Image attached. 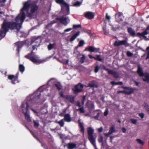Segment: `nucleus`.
<instances>
[{"label": "nucleus", "mask_w": 149, "mask_h": 149, "mask_svg": "<svg viewBox=\"0 0 149 149\" xmlns=\"http://www.w3.org/2000/svg\"><path fill=\"white\" fill-rule=\"evenodd\" d=\"M38 9V6L36 4L30 3L29 1L25 2L21 10V13L15 18V22L4 21L0 31V36L2 38L4 37L9 29L11 30L16 29L18 31L19 30L25 18L26 15L24 11H26L27 17L31 19L34 18L35 13Z\"/></svg>", "instance_id": "nucleus-1"}, {"label": "nucleus", "mask_w": 149, "mask_h": 149, "mask_svg": "<svg viewBox=\"0 0 149 149\" xmlns=\"http://www.w3.org/2000/svg\"><path fill=\"white\" fill-rule=\"evenodd\" d=\"M38 45H34L32 47V50L30 53H28L27 55L25 56L24 57L25 58L28 59L30 61L36 64L40 63H42V61L40 60H39L37 58V56H33V51L34 50Z\"/></svg>", "instance_id": "nucleus-2"}, {"label": "nucleus", "mask_w": 149, "mask_h": 149, "mask_svg": "<svg viewBox=\"0 0 149 149\" xmlns=\"http://www.w3.org/2000/svg\"><path fill=\"white\" fill-rule=\"evenodd\" d=\"M25 105L22 103L20 106L21 108L22 109V112L24 114L25 119L27 122H30L31 121V119L29 115V104L28 102L26 103V107L24 108Z\"/></svg>", "instance_id": "nucleus-3"}, {"label": "nucleus", "mask_w": 149, "mask_h": 149, "mask_svg": "<svg viewBox=\"0 0 149 149\" xmlns=\"http://www.w3.org/2000/svg\"><path fill=\"white\" fill-rule=\"evenodd\" d=\"M88 134V139L91 144L93 146H95V139L94 137L93 134L94 130L91 127L87 128Z\"/></svg>", "instance_id": "nucleus-4"}, {"label": "nucleus", "mask_w": 149, "mask_h": 149, "mask_svg": "<svg viewBox=\"0 0 149 149\" xmlns=\"http://www.w3.org/2000/svg\"><path fill=\"white\" fill-rule=\"evenodd\" d=\"M137 72L140 77L143 76V80L144 81H146L148 83L149 82V73L148 72L143 73L142 70L140 66L138 67Z\"/></svg>", "instance_id": "nucleus-5"}, {"label": "nucleus", "mask_w": 149, "mask_h": 149, "mask_svg": "<svg viewBox=\"0 0 149 149\" xmlns=\"http://www.w3.org/2000/svg\"><path fill=\"white\" fill-rule=\"evenodd\" d=\"M121 87L123 88L128 90V91L125 90L118 91L117 92L118 94L123 93L126 95H129L133 93L135 90L134 88L129 87H125L123 86H122Z\"/></svg>", "instance_id": "nucleus-6"}, {"label": "nucleus", "mask_w": 149, "mask_h": 149, "mask_svg": "<svg viewBox=\"0 0 149 149\" xmlns=\"http://www.w3.org/2000/svg\"><path fill=\"white\" fill-rule=\"evenodd\" d=\"M56 20H58L61 24L66 26L70 23V19L68 17H64L62 16L61 17H57L56 18Z\"/></svg>", "instance_id": "nucleus-7"}, {"label": "nucleus", "mask_w": 149, "mask_h": 149, "mask_svg": "<svg viewBox=\"0 0 149 149\" xmlns=\"http://www.w3.org/2000/svg\"><path fill=\"white\" fill-rule=\"evenodd\" d=\"M19 74V72H18L15 75H10L8 76V79L11 80V82L13 84H15L16 82L17 81L18 79V76Z\"/></svg>", "instance_id": "nucleus-8"}, {"label": "nucleus", "mask_w": 149, "mask_h": 149, "mask_svg": "<svg viewBox=\"0 0 149 149\" xmlns=\"http://www.w3.org/2000/svg\"><path fill=\"white\" fill-rule=\"evenodd\" d=\"M56 2L59 4H60L61 6H64L66 8V10L68 11L67 15L69 14V5L66 3L64 0H55Z\"/></svg>", "instance_id": "nucleus-9"}, {"label": "nucleus", "mask_w": 149, "mask_h": 149, "mask_svg": "<svg viewBox=\"0 0 149 149\" xmlns=\"http://www.w3.org/2000/svg\"><path fill=\"white\" fill-rule=\"evenodd\" d=\"M100 50L99 48H96L92 46H90L86 47L84 51H88L91 52H94L95 53L98 52Z\"/></svg>", "instance_id": "nucleus-10"}, {"label": "nucleus", "mask_w": 149, "mask_h": 149, "mask_svg": "<svg viewBox=\"0 0 149 149\" xmlns=\"http://www.w3.org/2000/svg\"><path fill=\"white\" fill-rule=\"evenodd\" d=\"M95 16L94 13L90 11H88L84 13V16L86 18L88 19H93Z\"/></svg>", "instance_id": "nucleus-11"}, {"label": "nucleus", "mask_w": 149, "mask_h": 149, "mask_svg": "<svg viewBox=\"0 0 149 149\" xmlns=\"http://www.w3.org/2000/svg\"><path fill=\"white\" fill-rule=\"evenodd\" d=\"M127 42V41L125 40H123L119 41H116L115 42L113 45L115 46L118 47L121 45H125Z\"/></svg>", "instance_id": "nucleus-12"}, {"label": "nucleus", "mask_w": 149, "mask_h": 149, "mask_svg": "<svg viewBox=\"0 0 149 149\" xmlns=\"http://www.w3.org/2000/svg\"><path fill=\"white\" fill-rule=\"evenodd\" d=\"M65 99L69 101L72 104H73L74 103V97L72 95H66Z\"/></svg>", "instance_id": "nucleus-13"}, {"label": "nucleus", "mask_w": 149, "mask_h": 149, "mask_svg": "<svg viewBox=\"0 0 149 149\" xmlns=\"http://www.w3.org/2000/svg\"><path fill=\"white\" fill-rule=\"evenodd\" d=\"M122 13L120 12H118L116 14V17L118 22H120L123 20Z\"/></svg>", "instance_id": "nucleus-14"}, {"label": "nucleus", "mask_w": 149, "mask_h": 149, "mask_svg": "<svg viewBox=\"0 0 149 149\" xmlns=\"http://www.w3.org/2000/svg\"><path fill=\"white\" fill-rule=\"evenodd\" d=\"M15 45L17 47V51L19 52V51L20 49L23 46V44L21 42H17L15 43Z\"/></svg>", "instance_id": "nucleus-15"}, {"label": "nucleus", "mask_w": 149, "mask_h": 149, "mask_svg": "<svg viewBox=\"0 0 149 149\" xmlns=\"http://www.w3.org/2000/svg\"><path fill=\"white\" fill-rule=\"evenodd\" d=\"M127 31L130 35L134 37L136 36L135 31L131 27H129L128 28Z\"/></svg>", "instance_id": "nucleus-16"}, {"label": "nucleus", "mask_w": 149, "mask_h": 149, "mask_svg": "<svg viewBox=\"0 0 149 149\" xmlns=\"http://www.w3.org/2000/svg\"><path fill=\"white\" fill-rule=\"evenodd\" d=\"M108 73L113 75L114 77L116 78H118L119 76V74L117 72L113 70H109Z\"/></svg>", "instance_id": "nucleus-17"}, {"label": "nucleus", "mask_w": 149, "mask_h": 149, "mask_svg": "<svg viewBox=\"0 0 149 149\" xmlns=\"http://www.w3.org/2000/svg\"><path fill=\"white\" fill-rule=\"evenodd\" d=\"M148 34L149 33L148 32H146V31H144L142 33H140L139 32L137 33L136 34V36H142L144 38H146V36H145Z\"/></svg>", "instance_id": "nucleus-18"}, {"label": "nucleus", "mask_w": 149, "mask_h": 149, "mask_svg": "<svg viewBox=\"0 0 149 149\" xmlns=\"http://www.w3.org/2000/svg\"><path fill=\"white\" fill-rule=\"evenodd\" d=\"M64 120L67 122H70L71 121L70 115L69 114H66L64 116Z\"/></svg>", "instance_id": "nucleus-19"}, {"label": "nucleus", "mask_w": 149, "mask_h": 149, "mask_svg": "<svg viewBox=\"0 0 149 149\" xmlns=\"http://www.w3.org/2000/svg\"><path fill=\"white\" fill-rule=\"evenodd\" d=\"M74 94H77L79 93H80L82 91V89L81 88H79L77 86H75L74 89H73Z\"/></svg>", "instance_id": "nucleus-20"}, {"label": "nucleus", "mask_w": 149, "mask_h": 149, "mask_svg": "<svg viewBox=\"0 0 149 149\" xmlns=\"http://www.w3.org/2000/svg\"><path fill=\"white\" fill-rule=\"evenodd\" d=\"M86 105L88 108L91 109L94 107V104L91 103V101L90 100H88L86 103Z\"/></svg>", "instance_id": "nucleus-21"}, {"label": "nucleus", "mask_w": 149, "mask_h": 149, "mask_svg": "<svg viewBox=\"0 0 149 149\" xmlns=\"http://www.w3.org/2000/svg\"><path fill=\"white\" fill-rule=\"evenodd\" d=\"M79 31H78L76 33L74 34L70 38V41L71 42L74 41L79 35Z\"/></svg>", "instance_id": "nucleus-22"}, {"label": "nucleus", "mask_w": 149, "mask_h": 149, "mask_svg": "<svg viewBox=\"0 0 149 149\" xmlns=\"http://www.w3.org/2000/svg\"><path fill=\"white\" fill-rule=\"evenodd\" d=\"M68 149H73L76 147V145L72 143H70L68 144Z\"/></svg>", "instance_id": "nucleus-23"}, {"label": "nucleus", "mask_w": 149, "mask_h": 149, "mask_svg": "<svg viewBox=\"0 0 149 149\" xmlns=\"http://www.w3.org/2000/svg\"><path fill=\"white\" fill-rule=\"evenodd\" d=\"M54 86L56 87V89L58 90H60L62 88V86L59 82H56L54 84Z\"/></svg>", "instance_id": "nucleus-24"}, {"label": "nucleus", "mask_w": 149, "mask_h": 149, "mask_svg": "<svg viewBox=\"0 0 149 149\" xmlns=\"http://www.w3.org/2000/svg\"><path fill=\"white\" fill-rule=\"evenodd\" d=\"M19 71L23 73L24 71L25 68L23 65L19 64Z\"/></svg>", "instance_id": "nucleus-25"}, {"label": "nucleus", "mask_w": 149, "mask_h": 149, "mask_svg": "<svg viewBox=\"0 0 149 149\" xmlns=\"http://www.w3.org/2000/svg\"><path fill=\"white\" fill-rule=\"evenodd\" d=\"M88 86L90 87H97V85L95 84L94 81H92L91 83L88 84Z\"/></svg>", "instance_id": "nucleus-26"}, {"label": "nucleus", "mask_w": 149, "mask_h": 149, "mask_svg": "<svg viewBox=\"0 0 149 149\" xmlns=\"http://www.w3.org/2000/svg\"><path fill=\"white\" fill-rule=\"evenodd\" d=\"M55 45L56 43H54L52 44L51 43L49 44L48 46V49L49 50L52 49L54 48Z\"/></svg>", "instance_id": "nucleus-27"}, {"label": "nucleus", "mask_w": 149, "mask_h": 149, "mask_svg": "<svg viewBox=\"0 0 149 149\" xmlns=\"http://www.w3.org/2000/svg\"><path fill=\"white\" fill-rule=\"evenodd\" d=\"M115 132V127L113 126L111 127L109 129V132L111 134Z\"/></svg>", "instance_id": "nucleus-28"}, {"label": "nucleus", "mask_w": 149, "mask_h": 149, "mask_svg": "<svg viewBox=\"0 0 149 149\" xmlns=\"http://www.w3.org/2000/svg\"><path fill=\"white\" fill-rule=\"evenodd\" d=\"M78 47H76L74 49V51L73 52V53L74 54H75L76 55H79L80 54V52L78 51L77 49Z\"/></svg>", "instance_id": "nucleus-29"}, {"label": "nucleus", "mask_w": 149, "mask_h": 149, "mask_svg": "<svg viewBox=\"0 0 149 149\" xmlns=\"http://www.w3.org/2000/svg\"><path fill=\"white\" fill-rule=\"evenodd\" d=\"M80 127L81 129V132H82L83 133V135H84V130L85 129L84 128L83 126V124L81 123H80L79 124Z\"/></svg>", "instance_id": "nucleus-30"}, {"label": "nucleus", "mask_w": 149, "mask_h": 149, "mask_svg": "<svg viewBox=\"0 0 149 149\" xmlns=\"http://www.w3.org/2000/svg\"><path fill=\"white\" fill-rule=\"evenodd\" d=\"M144 107L149 114V106L148 104L144 102Z\"/></svg>", "instance_id": "nucleus-31"}, {"label": "nucleus", "mask_w": 149, "mask_h": 149, "mask_svg": "<svg viewBox=\"0 0 149 149\" xmlns=\"http://www.w3.org/2000/svg\"><path fill=\"white\" fill-rule=\"evenodd\" d=\"M85 44V42L84 40H80L79 43L78 45L77 46V47L82 46Z\"/></svg>", "instance_id": "nucleus-32"}, {"label": "nucleus", "mask_w": 149, "mask_h": 149, "mask_svg": "<svg viewBox=\"0 0 149 149\" xmlns=\"http://www.w3.org/2000/svg\"><path fill=\"white\" fill-rule=\"evenodd\" d=\"M64 120L63 119H62L58 122V123L59 125L62 127H63L64 125Z\"/></svg>", "instance_id": "nucleus-33"}, {"label": "nucleus", "mask_w": 149, "mask_h": 149, "mask_svg": "<svg viewBox=\"0 0 149 149\" xmlns=\"http://www.w3.org/2000/svg\"><path fill=\"white\" fill-rule=\"evenodd\" d=\"M85 59V56L84 55H82V56L81 57L80 62L81 63H84V60Z\"/></svg>", "instance_id": "nucleus-34"}, {"label": "nucleus", "mask_w": 149, "mask_h": 149, "mask_svg": "<svg viewBox=\"0 0 149 149\" xmlns=\"http://www.w3.org/2000/svg\"><path fill=\"white\" fill-rule=\"evenodd\" d=\"M96 56V57H95V60L101 62L102 61V59L100 58V55H97Z\"/></svg>", "instance_id": "nucleus-35"}, {"label": "nucleus", "mask_w": 149, "mask_h": 149, "mask_svg": "<svg viewBox=\"0 0 149 149\" xmlns=\"http://www.w3.org/2000/svg\"><path fill=\"white\" fill-rule=\"evenodd\" d=\"M136 141L139 144L142 146H143L144 144V142L140 139H136Z\"/></svg>", "instance_id": "nucleus-36"}, {"label": "nucleus", "mask_w": 149, "mask_h": 149, "mask_svg": "<svg viewBox=\"0 0 149 149\" xmlns=\"http://www.w3.org/2000/svg\"><path fill=\"white\" fill-rule=\"evenodd\" d=\"M77 111H79L80 113H84L85 112L83 106H82L79 109H77Z\"/></svg>", "instance_id": "nucleus-37"}, {"label": "nucleus", "mask_w": 149, "mask_h": 149, "mask_svg": "<svg viewBox=\"0 0 149 149\" xmlns=\"http://www.w3.org/2000/svg\"><path fill=\"white\" fill-rule=\"evenodd\" d=\"M103 136L100 135V136L99 138L98 139V141L99 143H103Z\"/></svg>", "instance_id": "nucleus-38"}, {"label": "nucleus", "mask_w": 149, "mask_h": 149, "mask_svg": "<svg viewBox=\"0 0 149 149\" xmlns=\"http://www.w3.org/2000/svg\"><path fill=\"white\" fill-rule=\"evenodd\" d=\"M81 24L75 25H73V28L74 29H76L77 28H81Z\"/></svg>", "instance_id": "nucleus-39"}, {"label": "nucleus", "mask_w": 149, "mask_h": 149, "mask_svg": "<svg viewBox=\"0 0 149 149\" xmlns=\"http://www.w3.org/2000/svg\"><path fill=\"white\" fill-rule=\"evenodd\" d=\"M100 69V67L99 66H98V65H97L95 67V69L94 70V72L95 73L97 72H98Z\"/></svg>", "instance_id": "nucleus-40"}, {"label": "nucleus", "mask_w": 149, "mask_h": 149, "mask_svg": "<svg viewBox=\"0 0 149 149\" xmlns=\"http://www.w3.org/2000/svg\"><path fill=\"white\" fill-rule=\"evenodd\" d=\"M86 96L84 95L83 96L82 99L81 100V103H82V105H83V106L84 104L85 101L86 100Z\"/></svg>", "instance_id": "nucleus-41"}, {"label": "nucleus", "mask_w": 149, "mask_h": 149, "mask_svg": "<svg viewBox=\"0 0 149 149\" xmlns=\"http://www.w3.org/2000/svg\"><path fill=\"white\" fill-rule=\"evenodd\" d=\"M131 123L134 124H136L137 122V120L136 119H131Z\"/></svg>", "instance_id": "nucleus-42"}, {"label": "nucleus", "mask_w": 149, "mask_h": 149, "mask_svg": "<svg viewBox=\"0 0 149 149\" xmlns=\"http://www.w3.org/2000/svg\"><path fill=\"white\" fill-rule=\"evenodd\" d=\"M34 124V127H37L39 126V123L37 121H36L35 120H33V121Z\"/></svg>", "instance_id": "nucleus-43"}, {"label": "nucleus", "mask_w": 149, "mask_h": 149, "mask_svg": "<svg viewBox=\"0 0 149 149\" xmlns=\"http://www.w3.org/2000/svg\"><path fill=\"white\" fill-rule=\"evenodd\" d=\"M133 54L129 51H128L127 52V55L128 57L132 56H133Z\"/></svg>", "instance_id": "nucleus-44"}, {"label": "nucleus", "mask_w": 149, "mask_h": 149, "mask_svg": "<svg viewBox=\"0 0 149 149\" xmlns=\"http://www.w3.org/2000/svg\"><path fill=\"white\" fill-rule=\"evenodd\" d=\"M59 94L61 97L65 99L66 95H64L62 92H60Z\"/></svg>", "instance_id": "nucleus-45"}, {"label": "nucleus", "mask_w": 149, "mask_h": 149, "mask_svg": "<svg viewBox=\"0 0 149 149\" xmlns=\"http://www.w3.org/2000/svg\"><path fill=\"white\" fill-rule=\"evenodd\" d=\"M76 86H77V87H78L79 88H81V89H82L83 88V85L80 83H79Z\"/></svg>", "instance_id": "nucleus-46"}, {"label": "nucleus", "mask_w": 149, "mask_h": 149, "mask_svg": "<svg viewBox=\"0 0 149 149\" xmlns=\"http://www.w3.org/2000/svg\"><path fill=\"white\" fill-rule=\"evenodd\" d=\"M81 4L80 2L77 1L76 2L74 5V6H79Z\"/></svg>", "instance_id": "nucleus-47"}, {"label": "nucleus", "mask_w": 149, "mask_h": 149, "mask_svg": "<svg viewBox=\"0 0 149 149\" xmlns=\"http://www.w3.org/2000/svg\"><path fill=\"white\" fill-rule=\"evenodd\" d=\"M109 112L108 109L107 108H106L105 110L104 113V116H106L108 115Z\"/></svg>", "instance_id": "nucleus-48"}, {"label": "nucleus", "mask_w": 149, "mask_h": 149, "mask_svg": "<svg viewBox=\"0 0 149 149\" xmlns=\"http://www.w3.org/2000/svg\"><path fill=\"white\" fill-rule=\"evenodd\" d=\"M69 61V59H67L65 62L60 61V62L61 63H62L63 64L66 65L68 64Z\"/></svg>", "instance_id": "nucleus-49"}, {"label": "nucleus", "mask_w": 149, "mask_h": 149, "mask_svg": "<svg viewBox=\"0 0 149 149\" xmlns=\"http://www.w3.org/2000/svg\"><path fill=\"white\" fill-rule=\"evenodd\" d=\"M102 67L103 69L106 71H107L108 72V73H109V71L110 70H109L108 68H106V67L104 65H102Z\"/></svg>", "instance_id": "nucleus-50"}, {"label": "nucleus", "mask_w": 149, "mask_h": 149, "mask_svg": "<svg viewBox=\"0 0 149 149\" xmlns=\"http://www.w3.org/2000/svg\"><path fill=\"white\" fill-rule=\"evenodd\" d=\"M139 115L142 119H143L144 118V114L143 113H139Z\"/></svg>", "instance_id": "nucleus-51"}, {"label": "nucleus", "mask_w": 149, "mask_h": 149, "mask_svg": "<svg viewBox=\"0 0 149 149\" xmlns=\"http://www.w3.org/2000/svg\"><path fill=\"white\" fill-rule=\"evenodd\" d=\"M110 17L108 15V14L106 13V19L108 20V21H109V20L110 19Z\"/></svg>", "instance_id": "nucleus-52"}, {"label": "nucleus", "mask_w": 149, "mask_h": 149, "mask_svg": "<svg viewBox=\"0 0 149 149\" xmlns=\"http://www.w3.org/2000/svg\"><path fill=\"white\" fill-rule=\"evenodd\" d=\"M100 114V113H98L97 114V115L94 116V118L95 119H98V118L99 117Z\"/></svg>", "instance_id": "nucleus-53"}, {"label": "nucleus", "mask_w": 149, "mask_h": 149, "mask_svg": "<svg viewBox=\"0 0 149 149\" xmlns=\"http://www.w3.org/2000/svg\"><path fill=\"white\" fill-rule=\"evenodd\" d=\"M72 29V28H68V29H66L64 31L65 32H68V31H70Z\"/></svg>", "instance_id": "nucleus-54"}, {"label": "nucleus", "mask_w": 149, "mask_h": 149, "mask_svg": "<svg viewBox=\"0 0 149 149\" xmlns=\"http://www.w3.org/2000/svg\"><path fill=\"white\" fill-rule=\"evenodd\" d=\"M111 84L112 85H117L118 83H117V82H115L114 81H112L111 82Z\"/></svg>", "instance_id": "nucleus-55"}, {"label": "nucleus", "mask_w": 149, "mask_h": 149, "mask_svg": "<svg viewBox=\"0 0 149 149\" xmlns=\"http://www.w3.org/2000/svg\"><path fill=\"white\" fill-rule=\"evenodd\" d=\"M98 131L99 132H101L103 131V128L102 127H100V128L98 129Z\"/></svg>", "instance_id": "nucleus-56"}, {"label": "nucleus", "mask_w": 149, "mask_h": 149, "mask_svg": "<svg viewBox=\"0 0 149 149\" xmlns=\"http://www.w3.org/2000/svg\"><path fill=\"white\" fill-rule=\"evenodd\" d=\"M76 105L77 106L81 107V105L80 104V103L79 101H78L77 102V104H76Z\"/></svg>", "instance_id": "nucleus-57"}, {"label": "nucleus", "mask_w": 149, "mask_h": 149, "mask_svg": "<svg viewBox=\"0 0 149 149\" xmlns=\"http://www.w3.org/2000/svg\"><path fill=\"white\" fill-rule=\"evenodd\" d=\"M104 134L105 136H108L109 135L111 134L109 133V132H108L107 133H104Z\"/></svg>", "instance_id": "nucleus-58"}, {"label": "nucleus", "mask_w": 149, "mask_h": 149, "mask_svg": "<svg viewBox=\"0 0 149 149\" xmlns=\"http://www.w3.org/2000/svg\"><path fill=\"white\" fill-rule=\"evenodd\" d=\"M149 59V51L147 52V56L146 58V59L147 60Z\"/></svg>", "instance_id": "nucleus-59"}, {"label": "nucleus", "mask_w": 149, "mask_h": 149, "mask_svg": "<svg viewBox=\"0 0 149 149\" xmlns=\"http://www.w3.org/2000/svg\"><path fill=\"white\" fill-rule=\"evenodd\" d=\"M144 31H146V32H148V31H149V26H147L146 28Z\"/></svg>", "instance_id": "nucleus-60"}, {"label": "nucleus", "mask_w": 149, "mask_h": 149, "mask_svg": "<svg viewBox=\"0 0 149 149\" xmlns=\"http://www.w3.org/2000/svg\"><path fill=\"white\" fill-rule=\"evenodd\" d=\"M88 56L90 58H94V59H95V57L91 55H89Z\"/></svg>", "instance_id": "nucleus-61"}, {"label": "nucleus", "mask_w": 149, "mask_h": 149, "mask_svg": "<svg viewBox=\"0 0 149 149\" xmlns=\"http://www.w3.org/2000/svg\"><path fill=\"white\" fill-rule=\"evenodd\" d=\"M122 130L123 132V133H125L126 132V129L125 128L123 127L122 128Z\"/></svg>", "instance_id": "nucleus-62"}, {"label": "nucleus", "mask_w": 149, "mask_h": 149, "mask_svg": "<svg viewBox=\"0 0 149 149\" xmlns=\"http://www.w3.org/2000/svg\"><path fill=\"white\" fill-rule=\"evenodd\" d=\"M37 42V41L36 40H31V44H32L34 42Z\"/></svg>", "instance_id": "nucleus-63"}, {"label": "nucleus", "mask_w": 149, "mask_h": 149, "mask_svg": "<svg viewBox=\"0 0 149 149\" xmlns=\"http://www.w3.org/2000/svg\"><path fill=\"white\" fill-rule=\"evenodd\" d=\"M117 85H122L123 84V82L121 81H119L118 82H117Z\"/></svg>", "instance_id": "nucleus-64"}]
</instances>
